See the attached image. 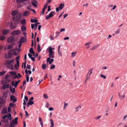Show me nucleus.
I'll return each instance as SVG.
<instances>
[{
  "label": "nucleus",
  "mask_w": 127,
  "mask_h": 127,
  "mask_svg": "<svg viewBox=\"0 0 127 127\" xmlns=\"http://www.w3.org/2000/svg\"><path fill=\"white\" fill-rule=\"evenodd\" d=\"M26 21L25 19H23L21 21V23L23 25H25L26 24Z\"/></svg>",
  "instance_id": "nucleus-31"
},
{
  "label": "nucleus",
  "mask_w": 127,
  "mask_h": 127,
  "mask_svg": "<svg viewBox=\"0 0 127 127\" xmlns=\"http://www.w3.org/2000/svg\"><path fill=\"white\" fill-rule=\"evenodd\" d=\"M2 121L5 123H8V121L6 119H5L4 120H3V121Z\"/></svg>",
  "instance_id": "nucleus-53"
},
{
  "label": "nucleus",
  "mask_w": 127,
  "mask_h": 127,
  "mask_svg": "<svg viewBox=\"0 0 127 127\" xmlns=\"http://www.w3.org/2000/svg\"><path fill=\"white\" fill-rule=\"evenodd\" d=\"M13 23L12 22H10L8 23V25L10 27V29H15L16 26L14 25L13 26Z\"/></svg>",
  "instance_id": "nucleus-5"
},
{
  "label": "nucleus",
  "mask_w": 127,
  "mask_h": 127,
  "mask_svg": "<svg viewBox=\"0 0 127 127\" xmlns=\"http://www.w3.org/2000/svg\"><path fill=\"white\" fill-rule=\"evenodd\" d=\"M13 45H8L7 49H10L13 47Z\"/></svg>",
  "instance_id": "nucleus-32"
},
{
  "label": "nucleus",
  "mask_w": 127,
  "mask_h": 127,
  "mask_svg": "<svg viewBox=\"0 0 127 127\" xmlns=\"http://www.w3.org/2000/svg\"><path fill=\"white\" fill-rule=\"evenodd\" d=\"M14 104L11 102H10L9 103V105L10 107H11L14 106Z\"/></svg>",
  "instance_id": "nucleus-43"
},
{
  "label": "nucleus",
  "mask_w": 127,
  "mask_h": 127,
  "mask_svg": "<svg viewBox=\"0 0 127 127\" xmlns=\"http://www.w3.org/2000/svg\"><path fill=\"white\" fill-rule=\"evenodd\" d=\"M88 73L87 74L86 76V80H88L90 78V75H89V76H88Z\"/></svg>",
  "instance_id": "nucleus-52"
},
{
  "label": "nucleus",
  "mask_w": 127,
  "mask_h": 127,
  "mask_svg": "<svg viewBox=\"0 0 127 127\" xmlns=\"http://www.w3.org/2000/svg\"><path fill=\"white\" fill-rule=\"evenodd\" d=\"M55 65L54 64H51L50 66L51 69H52L54 68H55Z\"/></svg>",
  "instance_id": "nucleus-38"
},
{
  "label": "nucleus",
  "mask_w": 127,
  "mask_h": 127,
  "mask_svg": "<svg viewBox=\"0 0 127 127\" xmlns=\"http://www.w3.org/2000/svg\"><path fill=\"white\" fill-rule=\"evenodd\" d=\"M101 117V116H98L95 117L94 118V119L95 120H98Z\"/></svg>",
  "instance_id": "nucleus-45"
},
{
  "label": "nucleus",
  "mask_w": 127,
  "mask_h": 127,
  "mask_svg": "<svg viewBox=\"0 0 127 127\" xmlns=\"http://www.w3.org/2000/svg\"><path fill=\"white\" fill-rule=\"evenodd\" d=\"M10 73L13 75H14L15 74H16V73L15 72H14L13 71H11L10 72Z\"/></svg>",
  "instance_id": "nucleus-49"
},
{
  "label": "nucleus",
  "mask_w": 127,
  "mask_h": 127,
  "mask_svg": "<svg viewBox=\"0 0 127 127\" xmlns=\"http://www.w3.org/2000/svg\"><path fill=\"white\" fill-rule=\"evenodd\" d=\"M42 68L43 69H45L46 68V65L45 64H43L42 65Z\"/></svg>",
  "instance_id": "nucleus-37"
},
{
  "label": "nucleus",
  "mask_w": 127,
  "mask_h": 127,
  "mask_svg": "<svg viewBox=\"0 0 127 127\" xmlns=\"http://www.w3.org/2000/svg\"><path fill=\"white\" fill-rule=\"evenodd\" d=\"M14 82V81H12V86H14L15 88H16L18 84L16 82V81H15V84Z\"/></svg>",
  "instance_id": "nucleus-19"
},
{
  "label": "nucleus",
  "mask_w": 127,
  "mask_h": 127,
  "mask_svg": "<svg viewBox=\"0 0 127 127\" xmlns=\"http://www.w3.org/2000/svg\"><path fill=\"white\" fill-rule=\"evenodd\" d=\"M16 78L18 79L19 78L17 76V74H16V73L14 75V77H13V79H15Z\"/></svg>",
  "instance_id": "nucleus-44"
},
{
  "label": "nucleus",
  "mask_w": 127,
  "mask_h": 127,
  "mask_svg": "<svg viewBox=\"0 0 127 127\" xmlns=\"http://www.w3.org/2000/svg\"><path fill=\"white\" fill-rule=\"evenodd\" d=\"M10 32L9 30H4L2 32V33L4 35H5Z\"/></svg>",
  "instance_id": "nucleus-14"
},
{
  "label": "nucleus",
  "mask_w": 127,
  "mask_h": 127,
  "mask_svg": "<svg viewBox=\"0 0 127 127\" xmlns=\"http://www.w3.org/2000/svg\"><path fill=\"white\" fill-rule=\"evenodd\" d=\"M32 5L35 7L37 6L38 4V2L37 1L35 0H33L31 2Z\"/></svg>",
  "instance_id": "nucleus-8"
},
{
  "label": "nucleus",
  "mask_w": 127,
  "mask_h": 127,
  "mask_svg": "<svg viewBox=\"0 0 127 127\" xmlns=\"http://www.w3.org/2000/svg\"><path fill=\"white\" fill-rule=\"evenodd\" d=\"M31 67V66L30 65H29V64H28L27 65V68L28 69H31V68H30Z\"/></svg>",
  "instance_id": "nucleus-59"
},
{
  "label": "nucleus",
  "mask_w": 127,
  "mask_h": 127,
  "mask_svg": "<svg viewBox=\"0 0 127 127\" xmlns=\"http://www.w3.org/2000/svg\"><path fill=\"white\" fill-rule=\"evenodd\" d=\"M12 56V54L10 53H8L7 54H6L5 55V58L6 59L11 58Z\"/></svg>",
  "instance_id": "nucleus-7"
},
{
  "label": "nucleus",
  "mask_w": 127,
  "mask_h": 127,
  "mask_svg": "<svg viewBox=\"0 0 127 127\" xmlns=\"http://www.w3.org/2000/svg\"><path fill=\"white\" fill-rule=\"evenodd\" d=\"M30 105H32L34 104V102L33 101H29L28 102Z\"/></svg>",
  "instance_id": "nucleus-41"
},
{
  "label": "nucleus",
  "mask_w": 127,
  "mask_h": 127,
  "mask_svg": "<svg viewBox=\"0 0 127 127\" xmlns=\"http://www.w3.org/2000/svg\"><path fill=\"white\" fill-rule=\"evenodd\" d=\"M30 11H25L22 14V15L24 16L27 17L30 14Z\"/></svg>",
  "instance_id": "nucleus-13"
},
{
  "label": "nucleus",
  "mask_w": 127,
  "mask_h": 127,
  "mask_svg": "<svg viewBox=\"0 0 127 127\" xmlns=\"http://www.w3.org/2000/svg\"><path fill=\"white\" fill-rule=\"evenodd\" d=\"M50 57H48V58L47 59V62H49V61L51 59H50Z\"/></svg>",
  "instance_id": "nucleus-63"
},
{
  "label": "nucleus",
  "mask_w": 127,
  "mask_h": 127,
  "mask_svg": "<svg viewBox=\"0 0 127 127\" xmlns=\"http://www.w3.org/2000/svg\"><path fill=\"white\" fill-rule=\"evenodd\" d=\"M7 117H6L7 118V121L10 118L11 116V114H8L7 115Z\"/></svg>",
  "instance_id": "nucleus-34"
},
{
  "label": "nucleus",
  "mask_w": 127,
  "mask_h": 127,
  "mask_svg": "<svg viewBox=\"0 0 127 127\" xmlns=\"http://www.w3.org/2000/svg\"><path fill=\"white\" fill-rule=\"evenodd\" d=\"M5 100L4 99H3L2 101H0V102L1 104L2 105V104H3L5 103Z\"/></svg>",
  "instance_id": "nucleus-51"
},
{
  "label": "nucleus",
  "mask_w": 127,
  "mask_h": 127,
  "mask_svg": "<svg viewBox=\"0 0 127 127\" xmlns=\"http://www.w3.org/2000/svg\"><path fill=\"white\" fill-rule=\"evenodd\" d=\"M100 77L102 78H103L104 79H105L106 78V77L103 74H101L100 75Z\"/></svg>",
  "instance_id": "nucleus-50"
},
{
  "label": "nucleus",
  "mask_w": 127,
  "mask_h": 127,
  "mask_svg": "<svg viewBox=\"0 0 127 127\" xmlns=\"http://www.w3.org/2000/svg\"><path fill=\"white\" fill-rule=\"evenodd\" d=\"M10 90L11 93H14L15 92V88H12L11 86L10 87Z\"/></svg>",
  "instance_id": "nucleus-23"
},
{
  "label": "nucleus",
  "mask_w": 127,
  "mask_h": 127,
  "mask_svg": "<svg viewBox=\"0 0 127 127\" xmlns=\"http://www.w3.org/2000/svg\"><path fill=\"white\" fill-rule=\"evenodd\" d=\"M47 3H46L44 6V7L42 9V10L44 11L45 9L47 8Z\"/></svg>",
  "instance_id": "nucleus-33"
},
{
  "label": "nucleus",
  "mask_w": 127,
  "mask_h": 127,
  "mask_svg": "<svg viewBox=\"0 0 127 127\" xmlns=\"http://www.w3.org/2000/svg\"><path fill=\"white\" fill-rule=\"evenodd\" d=\"M31 5H29L27 6V8L28 10H31L32 9H31Z\"/></svg>",
  "instance_id": "nucleus-55"
},
{
  "label": "nucleus",
  "mask_w": 127,
  "mask_h": 127,
  "mask_svg": "<svg viewBox=\"0 0 127 127\" xmlns=\"http://www.w3.org/2000/svg\"><path fill=\"white\" fill-rule=\"evenodd\" d=\"M54 14L55 13L54 11L51 12L49 13V16L46 17V19L47 20L49 19L50 18L52 17Z\"/></svg>",
  "instance_id": "nucleus-9"
},
{
  "label": "nucleus",
  "mask_w": 127,
  "mask_h": 127,
  "mask_svg": "<svg viewBox=\"0 0 127 127\" xmlns=\"http://www.w3.org/2000/svg\"><path fill=\"white\" fill-rule=\"evenodd\" d=\"M81 108V106L80 105H79L78 107L76 108L75 109V112H78L80 109Z\"/></svg>",
  "instance_id": "nucleus-29"
},
{
  "label": "nucleus",
  "mask_w": 127,
  "mask_h": 127,
  "mask_svg": "<svg viewBox=\"0 0 127 127\" xmlns=\"http://www.w3.org/2000/svg\"><path fill=\"white\" fill-rule=\"evenodd\" d=\"M6 72V71H3L0 72V75L1 76L4 75Z\"/></svg>",
  "instance_id": "nucleus-36"
},
{
  "label": "nucleus",
  "mask_w": 127,
  "mask_h": 127,
  "mask_svg": "<svg viewBox=\"0 0 127 127\" xmlns=\"http://www.w3.org/2000/svg\"><path fill=\"white\" fill-rule=\"evenodd\" d=\"M93 70V68H91L89 70L88 73H90L89 74V75H90L92 73V70Z\"/></svg>",
  "instance_id": "nucleus-40"
},
{
  "label": "nucleus",
  "mask_w": 127,
  "mask_h": 127,
  "mask_svg": "<svg viewBox=\"0 0 127 127\" xmlns=\"http://www.w3.org/2000/svg\"><path fill=\"white\" fill-rule=\"evenodd\" d=\"M58 53L59 55L60 56H62V52L60 50L58 51Z\"/></svg>",
  "instance_id": "nucleus-48"
},
{
  "label": "nucleus",
  "mask_w": 127,
  "mask_h": 127,
  "mask_svg": "<svg viewBox=\"0 0 127 127\" xmlns=\"http://www.w3.org/2000/svg\"><path fill=\"white\" fill-rule=\"evenodd\" d=\"M54 60L53 59H51L49 62V64H52L54 61Z\"/></svg>",
  "instance_id": "nucleus-47"
},
{
  "label": "nucleus",
  "mask_w": 127,
  "mask_h": 127,
  "mask_svg": "<svg viewBox=\"0 0 127 127\" xmlns=\"http://www.w3.org/2000/svg\"><path fill=\"white\" fill-rule=\"evenodd\" d=\"M17 64H16L15 65V67L16 69H17V65L18 67H19V60H17L16 61Z\"/></svg>",
  "instance_id": "nucleus-24"
},
{
  "label": "nucleus",
  "mask_w": 127,
  "mask_h": 127,
  "mask_svg": "<svg viewBox=\"0 0 127 127\" xmlns=\"http://www.w3.org/2000/svg\"><path fill=\"white\" fill-rule=\"evenodd\" d=\"M60 33V32H56V36L55 37V38H57L58 36H59V35Z\"/></svg>",
  "instance_id": "nucleus-39"
},
{
  "label": "nucleus",
  "mask_w": 127,
  "mask_h": 127,
  "mask_svg": "<svg viewBox=\"0 0 127 127\" xmlns=\"http://www.w3.org/2000/svg\"><path fill=\"white\" fill-rule=\"evenodd\" d=\"M8 111L9 113L11 112V108L9 107H8Z\"/></svg>",
  "instance_id": "nucleus-56"
},
{
  "label": "nucleus",
  "mask_w": 127,
  "mask_h": 127,
  "mask_svg": "<svg viewBox=\"0 0 127 127\" xmlns=\"http://www.w3.org/2000/svg\"><path fill=\"white\" fill-rule=\"evenodd\" d=\"M5 38V36H0V39L2 41H3L4 40Z\"/></svg>",
  "instance_id": "nucleus-35"
},
{
  "label": "nucleus",
  "mask_w": 127,
  "mask_h": 127,
  "mask_svg": "<svg viewBox=\"0 0 127 127\" xmlns=\"http://www.w3.org/2000/svg\"><path fill=\"white\" fill-rule=\"evenodd\" d=\"M26 40H27L26 38L24 37H22L20 39L19 42L23 43L24 42H25Z\"/></svg>",
  "instance_id": "nucleus-16"
},
{
  "label": "nucleus",
  "mask_w": 127,
  "mask_h": 127,
  "mask_svg": "<svg viewBox=\"0 0 127 127\" xmlns=\"http://www.w3.org/2000/svg\"><path fill=\"white\" fill-rule=\"evenodd\" d=\"M37 50L38 53L40 52L41 50L39 43L38 44Z\"/></svg>",
  "instance_id": "nucleus-30"
},
{
  "label": "nucleus",
  "mask_w": 127,
  "mask_h": 127,
  "mask_svg": "<svg viewBox=\"0 0 127 127\" xmlns=\"http://www.w3.org/2000/svg\"><path fill=\"white\" fill-rule=\"evenodd\" d=\"M21 29L22 32L25 31L26 29V27L23 25L22 26Z\"/></svg>",
  "instance_id": "nucleus-28"
},
{
  "label": "nucleus",
  "mask_w": 127,
  "mask_h": 127,
  "mask_svg": "<svg viewBox=\"0 0 127 127\" xmlns=\"http://www.w3.org/2000/svg\"><path fill=\"white\" fill-rule=\"evenodd\" d=\"M26 80L27 82H28L29 80V77L28 75V74L26 75Z\"/></svg>",
  "instance_id": "nucleus-42"
},
{
  "label": "nucleus",
  "mask_w": 127,
  "mask_h": 127,
  "mask_svg": "<svg viewBox=\"0 0 127 127\" xmlns=\"http://www.w3.org/2000/svg\"><path fill=\"white\" fill-rule=\"evenodd\" d=\"M7 113V108H3L1 111V114H3Z\"/></svg>",
  "instance_id": "nucleus-17"
},
{
  "label": "nucleus",
  "mask_w": 127,
  "mask_h": 127,
  "mask_svg": "<svg viewBox=\"0 0 127 127\" xmlns=\"http://www.w3.org/2000/svg\"><path fill=\"white\" fill-rule=\"evenodd\" d=\"M10 101H13V103L17 101V99L15 98V96L13 95H11L10 97Z\"/></svg>",
  "instance_id": "nucleus-10"
},
{
  "label": "nucleus",
  "mask_w": 127,
  "mask_h": 127,
  "mask_svg": "<svg viewBox=\"0 0 127 127\" xmlns=\"http://www.w3.org/2000/svg\"><path fill=\"white\" fill-rule=\"evenodd\" d=\"M68 104L67 103H66L65 102H64V109H65L67 105Z\"/></svg>",
  "instance_id": "nucleus-58"
},
{
  "label": "nucleus",
  "mask_w": 127,
  "mask_h": 127,
  "mask_svg": "<svg viewBox=\"0 0 127 127\" xmlns=\"http://www.w3.org/2000/svg\"><path fill=\"white\" fill-rule=\"evenodd\" d=\"M50 121H51V125H54V123L53 122V120L52 119H50Z\"/></svg>",
  "instance_id": "nucleus-57"
},
{
  "label": "nucleus",
  "mask_w": 127,
  "mask_h": 127,
  "mask_svg": "<svg viewBox=\"0 0 127 127\" xmlns=\"http://www.w3.org/2000/svg\"><path fill=\"white\" fill-rule=\"evenodd\" d=\"M10 52H11L13 53L14 55L17 56V54L16 52L15 49H13L11 50H10Z\"/></svg>",
  "instance_id": "nucleus-22"
},
{
  "label": "nucleus",
  "mask_w": 127,
  "mask_h": 127,
  "mask_svg": "<svg viewBox=\"0 0 127 127\" xmlns=\"http://www.w3.org/2000/svg\"><path fill=\"white\" fill-rule=\"evenodd\" d=\"M21 14H19L17 15L16 17H14L12 18V19L13 21H15L17 22V23L16 22L15 23V24H17V22L20 20L21 19Z\"/></svg>",
  "instance_id": "nucleus-3"
},
{
  "label": "nucleus",
  "mask_w": 127,
  "mask_h": 127,
  "mask_svg": "<svg viewBox=\"0 0 127 127\" xmlns=\"http://www.w3.org/2000/svg\"><path fill=\"white\" fill-rule=\"evenodd\" d=\"M76 53V52H73L71 53V57H73L75 56V54Z\"/></svg>",
  "instance_id": "nucleus-46"
},
{
  "label": "nucleus",
  "mask_w": 127,
  "mask_h": 127,
  "mask_svg": "<svg viewBox=\"0 0 127 127\" xmlns=\"http://www.w3.org/2000/svg\"><path fill=\"white\" fill-rule=\"evenodd\" d=\"M18 119V117L15 118V120L13 119L12 120L11 123L13 125H16L17 124V120Z\"/></svg>",
  "instance_id": "nucleus-12"
},
{
  "label": "nucleus",
  "mask_w": 127,
  "mask_h": 127,
  "mask_svg": "<svg viewBox=\"0 0 127 127\" xmlns=\"http://www.w3.org/2000/svg\"><path fill=\"white\" fill-rule=\"evenodd\" d=\"M28 0H16V2L20 7L21 6L20 5L21 3L24 2Z\"/></svg>",
  "instance_id": "nucleus-6"
},
{
  "label": "nucleus",
  "mask_w": 127,
  "mask_h": 127,
  "mask_svg": "<svg viewBox=\"0 0 127 127\" xmlns=\"http://www.w3.org/2000/svg\"><path fill=\"white\" fill-rule=\"evenodd\" d=\"M98 44H97L95 45H94L91 48H90V49L91 50H93L95 49L98 47Z\"/></svg>",
  "instance_id": "nucleus-21"
},
{
  "label": "nucleus",
  "mask_w": 127,
  "mask_h": 127,
  "mask_svg": "<svg viewBox=\"0 0 127 127\" xmlns=\"http://www.w3.org/2000/svg\"><path fill=\"white\" fill-rule=\"evenodd\" d=\"M34 28L33 29L34 31H35L37 28L38 25H36L34 24Z\"/></svg>",
  "instance_id": "nucleus-60"
},
{
  "label": "nucleus",
  "mask_w": 127,
  "mask_h": 127,
  "mask_svg": "<svg viewBox=\"0 0 127 127\" xmlns=\"http://www.w3.org/2000/svg\"><path fill=\"white\" fill-rule=\"evenodd\" d=\"M44 98L45 99H46L48 98V96H47V95L46 94H44Z\"/></svg>",
  "instance_id": "nucleus-61"
},
{
  "label": "nucleus",
  "mask_w": 127,
  "mask_h": 127,
  "mask_svg": "<svg viewBox=\"0 0 127 127\" xmlns=\"http://www.w3.org/2000/svg\"><path fill=\"white\" fill-rule=\"evenodd\" d=\"M8 92V91H5L3 92V96L4 98H6L7 97Z\"/></svg>",
  "instance_id": "nucleus-15"
},
{
  "label": "nucleus",
  "mask_w": 127,
  "mask_h": 127,
  "mask_svg": "<svg viewBox=\"0 0 127 127\" xmlns=\"http://www.w3.org/2000/svg\"><path fill=\"white\" fill-rule=\"evenodd\" d=\"M14 38L12 36H10L7 38V41L8 43L11 42L14 40Z\"/></svg>",
  "instance_id": "nucleus-11"
},
{
  "label": "nucleus",
  "mask_w": 127,
  "mask_h": 127,
  "mask_svg": "<svg viewBox=\"0 0 127 127\" xmlns=\"http://www.w3.org/2000/svg\"><path fill=\"white\" fill-rule=\"evenodd\" d=\"M18 13V11L17 10H13L11 13V15L14 16Z\"/></svg>",
  "instance_id": "nucleus-20"
},
{
  "label": "nucleus",
  "mask_w": 127,
  "mask_h": 127,
  "mask_svg": "<svg viewBox=\"0 0 127 127\" xmlns=\"http://www.w3.org/2000/svg\"><path fill=\"white\" fill-rule=\"evenodd\" d=\"M127 117V115H125L124 117V118H123V121H124L125 120L126 118Z\"/></svg>",
  "instance_id": "nucleus-64"
},
{
  "label": "nucleus",
  "mask_w": 127,
  "mask_h": 127,
  "mask_svg": "<svg viewBox=\"0 0 127 127\" xmlns=\"http://www.w3.org/2000/svg\"><path fill=\"white\" fill-rule=\"evenodd\" d=\"M21 33L20 31L19 30H16L13 32L11 34L13 35H19Z\"/></svg>",
  "instance_id": "nucleus-4"
},
{
  "label": "nucleus",
  "mask_w": 127,
  "mask_h": 127,
  "mask_svg": "<svg viewBox=\"0 0 127 127\" xmlns=\"http://www.w3.org/2000/svg\"><path fill=\"white\" fill-rule=\"evenodd\" d=\"M7 117V115H5L4 116L2 117V118L3 120H4L5 119V118Z\"/></svg>",
  "instance_id": "nucleus-54"
},
{
  "label": "nucleus",
  "mask_w": 127,
  "mask_h": 127,
  "mask_svg": "<svg viewBox=\"0 0 127 127\" xmlns=\"http://www.w3.org/2000/svg\"><path fill=\"white\" fill-rule=\"evenodd\" d=\"M118 96L119 97V98L120 100H122L125 96V95H121L119 93H118Z\"/></svg>",
  "instance_id": "nucleus-18"
},
{
  "label": "nucleus",
  "mask_w": 127,
  "mask_h": 127,
  "mask_svg": "<svg viewBox=\"0 0 127 127\" xmlns=\"http://www.w3.org/2000/svg\"><path fill=\"white\" fill-rule=\"evenodd\" d=\"M29 52L32 54L34 55L35 54V53L33 51V48H31L30 49Z\"/></svg>",
  "instance_id": "nucleus-25"
},
{
  "label": "nucleus",
  "mask_w": 127,
  "mask_h": 127,
  "mask_svg": "<svg viewBox=\"0 0 127 127\" xmlns=\"http://www.w3.org/2000/svg\"><path fill=\"white\" fill-rule=\"evenodd\" d=\"M14 59H12V60H7L5 61L4 64L6 65V67L7 68H10L12 66V63L13 62Z\"/></svg>",
  "instance_id": "nucleus-1"
},
{
  "label": "nucleus",
  "mask_w": 127,
  "mask_h": 127,
  "mask_svg": "<svg viewBox=\"0 0 127 127\" xmlns=\"http://www.w3.org/2000/svg\"><path fill=\"white\" fill-rule=\"evenodd\" d=\"M9 84H6L5 85L3 86L2 88L4 90L6 88H8L9 87Z\"/></svg>",
  "instance_id": "nucleus-27"
},
{
  "label": "nucleus",
  "mask_w": 127,
  "mask_h": 127,
  "mask_svg": "<svg viewBox=\"0 0 127 127\" xmlns=\"http://www.w3.org/2000/svg\"><path fill=\"white\" fill-rule=\"evenodd\" d=\"M48 48V51L49 52V57L52 58H54L55 57L54 55V52L53 51V48H52L51 47H49Z\"/></svg>",
  "instance_id": "nucleus-2"
},
{
  "label": "nucleus",
  "mask_w": 127,
  "mask_h": 127,
  "mask_svg": "<svg viewBox=\"0 0 127 127\" xmlns=\"http://www.w3.org/2000/svg\"><path fill=\"white\" fill-rule=\"evenodd\" d=\"M64 6V3L63 4L62 3H61L60 5L58 7L60 9H62Z\"/></svg>",
  "instance_id": "nucleus-26"
},
{
  "label": "nucleus",
  "mask_w": 127,
  "mask_h": 127,
  "mask_svg": "<svg viewBox=\"0 0 127 127\" xmlns=\"http://www.w3.org/2000/svg\"><path fill=\"white\" fill-rule=\"evenodd\" d=\"M91 44V42H89L87 43H86L85 44V46H86L87 45H88L89 44Z\"/></svg>",
  "instance_id": "nucleus-62"
}]
</instances>
